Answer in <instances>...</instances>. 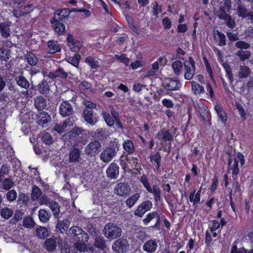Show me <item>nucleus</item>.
Masks as SVG:
<instances>
[{"instance_id": "nucleus-4", "label": "nucleus", "mask_w": 253, "mask_h": 253, "mask_svg": "<svg viewBox=\"0 0 253 253\" xmlns=\"http://www.w3.org/2000/svg\"><path fill=\"white\" fill-rule=\"evenodd\" d=\"M139 180L146 191L149 193L153 194L154 201L156 202H161L163 200L161 189L157 184L154 185L152 187L146 174H143L140 177Z\"/></svg>"}, {"instance_id": "nucleus-52", "label": "nucleus", "mask_w": 253, "mask_h": 253, "mask_svg": "<svg viewBox=\"0 0 253 253\" xmlns=\"http://www.w3.org/2000/svg\"><path fill=\"white\" fill-rule=\"evenodd\" d=\"M216 35L218 37V45L220 46H223L226 45V37L224 34L218 30L216 31Z\"/></svg>"}, {"instance_id": "nucleus-48", "label": "nucleus", "mask_w": 253, "mask_h": 253, "mask_svg": "<svg viewBox=\"0 0 253 253\" xmlns=\"http://www.w3.org/2000/svg\"><path fill=\"white\" fill-rule=\"evenodd\" d=\"M41 189L37 186L34 185L33 187L31 198L33 201H37L42 195Z\"/></svg>"}, {"instance_id": "nucleus-10", "label": "nucleus", "mask_w": 253, "mask_h": 253, "mask_svg": "<svg viewBox=\"0 0 253 253\" xmlns=\"http://www.w3.org/2000/svg\"><path fill=\"white\" fill-rule=\"evenodd\" d=\"M231 0H224L216 11V16L220 20L225 19L229 14L231 10Z\"/></svg>"}, {"instance_id": "nucleus-41", "label": "nucleus", "mask_w": 253, "mask_h": 253, "mask_svg": "<svg viewBox=\"0 0 253 253\" xmlns=\"http://www.w3.org/2000/svg\"><path fill=\"white\" fill-rule=\"evenodd\" d=\"M237 13L240 17L244 18L249 17L250 12H248V10L245 5L239 4L237 6Z\"/></svg>"}, {"instance_id": "nucleus-54", "label": "nucleus", "mask_w": 253, "mask_h": 253, "mask_svg": "<svg viewBox=\"0 0 253 253\" xmlns=\"http://www.w3.org/2000/svg\"><path fill=\"white\" fill-rule=\"evenodd\" d=\"M205 243L207 248L211 247L213 244L211 234L207 230L205 232Z\"/></svg>"}, {"instance_id": "nucleus-61", "label": "nucleus", "mask_w": 253, "mask_h": 253, "mask_svg": "<svg viewBox=\"0 0 253 253\" xmlns=\"http://www.w3.org/2000/svg\"><path fill=\"white\" fill-rule=\"evenodd\" d=\"M23 226L26 228H33L35 225V222L31 217H26L23 220Z\"/></svg>"}, {"instance_id": "nucleus-8", "label": "nucleus", "mask_w": 253, "mask_h": 253, "mask_svg": "<svg viewBox=\"0 0 253 253\" xmlns=\"http://www.w3.org/2000/svg\"><path fill=\"white\" fill-rule=\"evenodd\" d=\"M70 231L75 243L86 242L88 241V235L81 228L77 226H73Z\"/></svg>"}, {"instance_id": "nucleus-50", "label": "nucleus", "mask_w": 253, "mask_h": 253, "mask_svg": "<svg viewBox=\"0 0 253 253\" xmlns=\"http://www.w3.org/2000/svg\"><path fill=\"white\" fill-rule=\"evenodd\" d=\"M1 183L3 189L5 190H10L14 185V182L9 178H4Z\"/></svg>"}, {"instance_id": "nucleus-25", "label": "nucleus", "mask_w": 253, "mask_h": 253, "mask_svg": "<svg viewBox=\"0 0 253 253\" xmlns=\"http://www.w3.org/2000/svg\"><path fill=\"white\" fill-rule=\"evenodd\" d=\"M157 136L159 139H162L165 142H171L173 137L169 130L161 129L158 133Z\"/></svg>"}, {"instance_id": "nucleus-17", "label": "nucleus", "mask_w": 253, "mask_h": 253, "mask_svg": "<svg viewBox=\"0 0 253 253\" xmlns=\"http://www.w3.org/2000/svg\"><path fill=\"white\" fill-rule=\"evenodd\" d=\"M47 77L52 80H55L57 78L65 79L68 77V73L64 71L63 68L59 66L54 71L49 72Z\"/></svg>"}, {"instance_id": "nucleus-34", "label": "nucleus", "mask_w": 253, "mask_h": 253, "mask_svg": "<svg viewBox=\"0 0 253 253\" xmlns=\"http://www.w3.org/2000/svg\"><path fill=\"white\" fill-rule=\"evenodd\" d=\"M172 68L174 74L179 76L182 73V69L184 68V62H182L180 60H176L172 64Z\"/></svg>"}, {"instance_id": "nucleus-14", "label": "nucleus", "mask_w": 253, "mask_h": 253, "mask_svg": "<svg viewBox=\"0 0 253 253\" xmlns=\"http://www.w3.org/2000/svg\"><path fill=\"white\" fill-rule=\"evenodd\" d=\"M83 115L84 121L90 125L93 126L98 121V116L96 113H94L93 110L84 109Z\"/></svg>"}, {"instance_id": "nucleus-33", "label": "nucleus", "mask_w": 253, "mask_h": 253, "mask_svg": "<svg viewBox=\"0 0 253 253\" xmlns=\"http://www.w3.org/2000/svg\"><path fill=\"white\" fill-rule=\"evenodd\" d=\"M157 246V244L155 241L150 240L144 244L143 248L147 253H153L156 251Z\"/></svg>"}, {"instance_id": "nucleus-19", "label": "nucleus", "mask_w": 253, "mask_h": 253, "mask_svg": "<svg viewBox=\"0 0 253 253\" xmlns=\"http://www.w3.org/2000/svg\"><path fill=\"white\" fill-rule=\"evenodd\" d=\"M107 176L110 179H116L119 174V167L114 162L112 163L106 170Z\"/></svg>"}, {"instance_id": "nucleus-37", "label": "nucleus", "mask_w": 253, "mask_h": 253, "mask_svg": "<svg viewBox=\"0 0 253 253\" xmlns=\"http://www.w3.org/2000/svg\"><path fill=\"white\" fill-rule=\"evenodd\" d=\"M35 106L39 111H42L46 106L45 99L42 96H38L35 99Z\"/></svg>"}, {"instance_id": "nucleus-7", "label": "nucleus", "mask_w": 253, "mask_h": 253, "mask_svg": "<svg viewBox=\"0 0 253 253\" xmlns=\"http://www.w3.org/2000/svg\"><path fill=\"white\" fill-rule=\"evenodd\" d=\"M181 84L176 78H166L162 83V86L167 91V94H169V91L178 90L181 87Z\"/></svg>"}, {"instance_id": "nucleus-5", "label": "nucleus", "mask_w": 253, "mask_h": 253, "mask_svg": "<svg viewBox=\"0 0 253 253\" xmlns=\"http://www.w3.org/2000/svg\"><path fill=\"white\" fill-rule=\"evenodd\" d=\"M104 235L109 239H115L121 236L122 229L113 223L106 224L103 230Z\"/></svg>"}, {"instance_id": "nucleus-42", "label": "nucleus", "mask_w": 253, "mask_h": 253, "mask_svg": "<svg viewBox=\"0 0 253 253\" xmlns=\"http://www.w3.org/2000/svg\"><path fill=\"white\" fill-rule=\"evenodd\" d=\"M49 206L52 211L53 215L57 217L60 213V206L58 202L51 201L49 204Z\"/></svg>"}, {"instance_id": "nucleus-36", "label": "nucleus", "mask_w": 253, "mask_h": 253, "mask_svg": "<svg viewBox=\"0 0 253 253\" xmlns=\"http://www.w3.org/2000/svg\"><path fill=\"white\" fill-rule=\"evenodd\" d=\"M81 59V55L78 53H75L73 56L68 57L66 58V61L73 66L78 68Z\"/></svg>"}, {"instance_id": "nucleus-38", "label": "nucleus", "mask_w": 253, "mask_h": 253, "mask_svg": "<svg viewBox=\"0 0 253 253\" xmlns=\"http://www.w3.org/2000/svg\"><path fill=\"white\" fill-rule=\"evenodd\" d=\"M56 242L52 238L46 239L44 242V248L48 251H53L56 249Z\"/></svg>"}, {"instance_id": "nucleus-49", "label": "nucleus", "mask_w": 253, "mask_h": 253, "mask_svg": "<svg viewBox=\"0 0 253 253\" xmlns=\"http://www.w3.org/2000/svg\"><path fill=\"white\" fill-rule=\"evenodd\" d=\"M94 246L100 249H104L106 248V245L104 238L100 236H97L95 239Z\"/></svg>"}, {"instance_id": "nucleus-2", "label": "nucleus", "mask_w": 253, "mask_h": 253, "mask_svg": "<svg viewBox=\"0 0 253 253\" xmlns=\"http://www.w3.org/2000/svg\"><path fill=\"white\" fill-rule=\"evenodd\" d=\"M120 147V144L116 139L110 140L101 153L100 160L105 163L110 162L116 156Z\"/></svg>"}, {"instance_id": "nucleus-44", "label": "nucleus", "mask_w": 253, "mask_h": 253, "mask_svg": "<svg viewBox=\"0 0 253 253\" xmlns=\"http://www.w3.org/2000/svg\"><path fill=\"white\" fill-rule=\"evenodd\" d=\"M236 55L239 57L241 61H245L250 58L251 52L248 50H239L236 53Z\"/></svg>"}, {"instance_id": "nucleus-22", "label": "nucleus", "mask_w": 253, "mask_h": 253, "mask_svg": "<svg viewBox=\"0 0 253 253\" xmlns=\"http://www.w3.org/2000/svg\"><path fill=\"white\" fill-rule=\"evenodd\" d=\"M124 149V154H127L126 157L128 155H132L135 152V148L133 141L130 139H126L123 143Z\"/></svg>"}, {"instance_id": "nucleus-11", "label": "nucleus", "mask_w": 253, "mask_h": 253, "mask_svg": "<svg viewBox=\"0 0 253 253\" xmlns=\"http://www.w3.org/2000/svg\"><path fill=\"white\" fill-rule=\"evenodd\" d=\"M101 144L98 140H93L90 142L85 147V154L91 157L95 156L99 154L101 150Z\"/></svg>"}, {"instance_id": "nucleus-29", "label": "nucleus", "mask_w": 253, "mask_h": 253, "mask_svg": "<svg viewBox=\"0 0 253 253\" xmlns=\"http://www.w3.org/2000/svg\"><path fill=\"white\" fill-rule=\"evenodd\" d=\"M214 108L220 121L223 124H226L227 121V116L226 112L221 107L217 105H215Z\"/></svg>"}, {"instance_id": "nucleus-35", "label": "nucleus", "mask_w": 253, "mask_h": 253, "mask_svg": "<svg viewBox=\"0 0 253 253\" xmlns=\"http://www.w3.org/2000/svg\"><path fill=\"white\" fill-rule=\"evenodd\" d=\"M17 84L20 87L28 89L30 87V83L27 79L23 75L18 76L15 78Z\"/></svg>"}, {"instance_id": "nucleus-60", "label": "nucleus", "mask_w": 253, "mask_h": 253, "mask_svg": "<svg viewBox=\"0 0 253 253\" xmlns=\"http://www.w3.org/2000/svg\"><path fill=\"white\" fill-rule=\"evenodd\" d=\"M68 46L70 47V49L72 51L77 53L80 50L82 44L81 42L79 41H76L73 43L71 44Z\"/></svg>"}, {"instance_id": "nucleus-31", "label": "nucleus", "mask_w": 253, "mask_h": 253, "mask_svg": "<svg viewBox=\"0 0 253 253\" xmlns=\"http://www.w3.org/2000/svg\"><path fill=\"white\" fill-rule=\"evenodd\" d=\"M81 152L79 149L74 147L69 153V160L72 163L80 161Z\"/></svg>"}, {"instance_id": "nucleus-15", "label": "nucleus", "mask_w": 253, "mask_h": 253, "mask_svg": "<svg viewBox=\"0 0 253 253\" xmlns=\"http://www.w3.org/2000/svg\"><path fill=\"white\" fill-rule=\"evenodd\" d=\"M59 112L63 117H70L74 114V110L71 104L67 101L61 103Z\"/></svg>"}, {"instance_id": "nucleus-55", "label": "nucleus", "mask_w": 253, "mask_h": 253, "mask_svg": "<svg viewBox=\"0 0 253 253\" xmlns=\"http://www.w3.org/2000/svg\"><path fill=\"white\" fill-rule=\"evenodd\" d=\"M13 214V211L9 208H5L2 209L0 215L5 219H9Z\"/></svg>"}, {"instance_id": "nucleus-40", "label": "nucleus", "mask_w": 253, "mask_h": 253, "mask_svg": "<svg viewBox=\"0 0 253 253\" xmlns=\"http://www.w3.org/2000/svg\"><path fill=\"white\" fill-rule=\"evenodd\" d=\"M140 195L139 193H135L130 197H128L125 201L126 207L131 208L136 203Z\"/></svg>"}, {"instance_id": "nucleus-57", "label": "nucleus", "mask_w": 253, "mask_h": 253, "mask_svg": "<svg viewBox=\"0 0 253 253\" xmlns=\"http://www.w3.org/2000/svg\"><path fill=\"white\" fill-rule=\"evenodd\" d=\"M153 7H152V13L153 14L156 16L158 17V15L159 13H161L162 11V6L159 5L158 2L157 1H154V2L152 3Z\"/></svg>"}, {"instance_id": "nucleus-21", "label": "nucleus", "mask_w": 253, "mask_h": 253, "mask_svg": "<svg viewBox=\"0 0 253 253\" xmlns=\"http://www.w3.org/2000/svg\"><path fill=\"white\" fill-rule=\"evenodd\" d=\"M200 114L203 122L209 126H211V116L210 111L207 108L203 107L201 109Z\"/></svg>"}, {"instance_id": "nucleus-62", "label": "nucleus", "mask_w": 253, "mask_h": 253, "mask_svg": "<svg viewBox=\"0 0 253 253\" xmlns=\"http://www.w3.org/2000/svg\"><path fill=\"white\" fill-rule=\"evenodd\" d=\"M9 173V169L7 166L2 165L0 169V183L5 178V176Z\"/></svg>"}, {"instance_id": "nucleus-23", "label": "nucleus", "mask_w": 253, "mask_h": 253, "mask_svg": "<svg viewBox=\"0 0 253 253\" xmlns=\"http://www.w3.org/2000/svg\"><path fill=\"white\" fill-rule=\"evenodd\" d=\"M70 14L69 8H63L56 10L54 16L56 17L57 21L62 22L69 17Z\"/></svg>"}, {"instance_id": "nucleus-56", "label": "nucleus", "mask_w": 253, "mask_h": 253, "mask_svg": "<svg viewBox=\"0 0 253 253\" xmlns=\"http://www.w3.org/2000/svg\"><path fill=\"white\" fill-rule=\"evenodd\" d=\"M103 118L105 121L107 125L110 127H112L114 125L115 121L112 119L110 115L107 112H104L102 113Z\"/></svg>"}, {"instance_id": "nucleus-26", "label": "nucleus", "mask_w": 253, "mask_h": 253, "mask_svg": "<svg viewBox=\"0 0 253 253\" xmlns=\"http://www.w3.org/2000/svg\"><path fill=\"white\" fill-rule=\"evenodd\" d=\"M202 187L196 193V190L191 192L189 195V201L193 203V206H196L201 200Z\"/></svg>"}, {"instance_id": "nucleus-51", "label": "nucleus", "mask_w": 253, "mask_h": 253, "mask_svg": "<svg viewBox=\"0 0 253 253\" xmlns=\"http://www.w3.org/2000/svg\"><path fill=\"white\" fill-rule=\"evenodd\" d=\"M157 211H153L147 214L146 217L142 220L143 224L145 225H148L152 220L155 218L157 215Z\"/></svg>"}, {"instance_id": "nucleus-9", "label": "nucleus", "mask_w": 253, "mask_h": 253, "mask_svg": "<svg viewBox=\"0 0 253 253\" xmlns=\"http://www.w3.org/2000/svg\"><path fill=\"white\" fill-rule=\"evenodd\" d=\"M34 9L32 3L26 5H21L15 6L13 10L14 16L16 18H20L22 16L26 17Z\"/></svg>"}, {"instance_id": "nucleus-63", "label": "nucleus", "mask_w": 253, "mask_h": 253, "mask_svg": "<svg viewBox=\"0 0 253 253\" xmlns=\"http://www.w3.org/2000/svg\"><path fill=\"white\" fill-rule=\"evenodd\" d=\"M17 195V192L15 190H10L6 194V199L9 202H13L16 200Z\"/></svg>"}, {"instance_id": "nucleus-27", "label": "nucleus", "mask_w": 253, "mask_h": 253, "mask_svg": "<svg viewBox=\"0 0 253 253\" xmlns=\"http://www.w3.org/2000/svg\"><path fill=\"white\" fill-rule=\"evenodd\" d=\"M151 162L155 166V169L159 171L160 169L161 156L159 152H157L155 154H151L150 156Z\"/></svg>"}, {"instance_id": "nucleus-30", "label": "nucleus", "mask_w": 253, "mask_h": 253, "mask_svg": "<svg viewBox=\"0 0 253 253\" xmlns=\"http://www.w3.org/2000/svg\"><path fill=\"white\" fill-rule=\"evenodd\" d=\"M49 89V85L47 80L43 79L37 86L36 90H38L42 94H47Z\"/></svg>"}, {"instance_id": "nucleus-16", "label": "nucleus", "mask_w": 253, "mask_h": 253, "mask_svg": "<svg viewBox=\"0 0 253 253\" xmlns=\"http://www.w3.org/2000/svg\"><path fill=\"white\" fill-rule=\"evenodd\" d=\"M127 245L128 243L126 240L119 239L113 244L112 249L116 253H125L127 251Z\"/></svg>"}, {"instance_id": "nucleus-46", "label": "nucleus", "mask_w": 253, "mask_h": 253, "mask_svg": "<svg viewBox=\"0 0 253 253\" xmlns=\"http://www.w3.org/2000/svg\"><path fill=\"white\" fill-rule=\"evenodd\" d=\"M251 73V69L247 66H242L240 68L239 72V76L240 78H246Z\"/></svg>"}, {"instance_id": "nucleus-13", "label": "nucleus", "mask_w": 253, "mask_h": 253, "mask_svg": "<svg viewBox=\"0 0 253 253\" xmlns=\"http://www.w3.org/2000/svg\"><path fill=\"white\" fill-rule=\"evenodd\" d=\"M50 23L51 24V27L59 36L64 35L66 31L65 25L62 22L57 21L55 16L52 17L50 19Z\"/></svg>"}, {"instance_id": "nucleus-20", "label": "nucleus", "mask_w": 253, "mask_h": 253, "mask_svg": "<svg viewBox=\"0 0 253 253\" xmlns=\"http://www.w3.org/2000/svg\"><path fill=\"white\" fill-rule=\"evenodd\" d=\"M51 120V117L46 112L42 111L37 115V123L42 127L47 126V123Z\"/></svg>"}, {"instance_id": "nucleus-43", "label": "nucleus", "mask_w": 253, "mask_h": 253, "mask_svg": "<svg viewBox=\"0 0 253 253\" xmlns=\"http://www.w3.org/2000/svg\"><path fill=\"white\" fill-rule=\"evenodd\" d=\"M26 59L28 63L33 66L36 65L38 62V58L35 54L32 52L27 53Z\"/></svg>"}, {"instance_id": "nucleus-18", "label": "nucleus", "mask_w": 253, "mask_h": 253, "mask_svg": "<svg viewBox=\"0 0 253 253\" xmlns=\"http://www.w3.org/2000/svg\"><path fill=\"white\" fill-rule=\"evenodd\" d=\"M115 193L119 196H126L128 195L130 188L127 183H119L115 188Z\"/></svg>"}, {"instance_id": "nucleus-28", "label": "nucleus", "mask_w": 253, "mask_h": 253, "mask_svg": "<svg viewBox=\"0 0 253 253\" xmlns=\"http://www.w3.org/2000/svg\"><path fill=\"white\" fill-rule=\"evenodd\" d=\"M9 27V24L7 22L0 23V33L3 38L7 39L10 36L11 31Z\"/></svg>"}, {"instance_id": "nucleus-58", "label": "nucleus", "mask_w": 253, "mask_h": 253, "mask_svg": "<svg viewBox=\"0 0 253 253\" xmlns=\"http://www.w3.org/2000/svg\"><path fill=\"white\" fill-rule=\"evenodd\" d=\"M235 46L236 48L241 49L240 50H243V49L246 50L249 49L251 45L250 43H247L245 41H239L235 43Z\"/></svg>"}, {"instance_id": "nucleus-59", "label": "nucleus", "mask_w": 253, "mask_h": 253, "mask_svg": "<svg viewBox=\"0 0 253 253\" xmlns=\"http://www.w3.org/2000/svg\"><path fill=\"white\" fill-rule=\"evenodd\" d=\"M223 20L225 21V24L229 28L233 29L235 27V19L230 15L227 16L226 19Z\"/></svg>"}, {"instance_id": "nucleus-24", "label": "nucleus", "mask_w": 253, "mask_h": 253, "mask_svg": "<svg viewBox=\"0 0 253 253\" xmlns=\"http://www.w3.org/2000/svg\"><path fill=\"white\" fill-rule=\"evenodd\" d=\"M48 53L54 54L61 51V47L57 41L50 40L47 42Z\"/></svg>"}, {"instance_id": "nucleus-47", "label": "nucleus", "mask_w": 253, "mask_h": 253, "mask_svg": "<svg viewBox=\"0 0 253 253\" xmlns=\"http://www.w3.org/2000/svg\"><path fill=\"white\" fill-rule=\"evenodd\" d=\"M50 214L47 211L44 210H40L39 211V217L41 221L42 222H46L50 217Z\"/></svg>"}, {"instance_id": "nucleus-64", "label": "nucleus", "mask_w": 253, "mask_h": 253, "mask_svg": "<svg viewBox=\"0 0 253 253\" xmlns=\"http://www.w3.org/2000/svg\"><path fill=\"white\" fill-rule=\"evenodd\" d=\"M236 107L239 113V114L241 116V119L243 121L246 120L247 119L246 114L245 113V110H244L243 106L241 104H240V103H237L236 104Z\"/></svg>"}, {"instance_id": "nucleus-6", "label": "nucleus", "mask_w": 253, "mask_h": 253, "mask_svg": "<svg viewBox=\"0 0 253 253\" xmlns=\"http://www.w3.org/2000/svg\"><path fill=\"white\" fill-rule=\"evenodd\" d=\"M184 77L186 80H191L195 73V61L192 56H189L188 60L184 61Z\"/></svg>"}, {"instance_id": "nucleus-32", "label": "nucleus", "mask_w": 253, "mask_h": 253, "mask_svg": "<svg viewBox=\"0 0 253 253\" xmlns=\"http://www.w3.org/2000/svg\"><path fill=\"white\" fill-rule=\"evenodd\" d=\"M191 90L196 96L199 95L201 93L205 92L204 86L194 81L191 82Z\"/></svg>"}, {"instance_id": "nucleus-39", "label": "nucleus", "mask_w": 253, "mask_h": 253, "mask_svg": "<svg viewBox=\"0 0 253 253\" xmlns=\"http://www.w3.org/2000/svg\"><path fill=\"white\" fill-rule=\"evenodd\" d=\"M84 62L92 69H97L99 67L98 62L95 60V58L92 56H88L85 58Z\"/></svg>"}, {"instance_id": "nucleus-3", "label": "nucleus", "mask_w": 253, "mask_h": 253, "mask_svg": "<svg viewBox=\"0 0 253 253\" xmlns=\"http://www.w3.org/2000/svg\"><path fill=\"white\" fill-rule=\"evenodd\" d=\"M233 160L234 162L232 164V158L231 156L229 157L227 161V171L229 172L230 170H231L232 178L233 180L236 181L238 179L240 172L238 164L240 163L241 167L244 166L245 163V159L244 156L241 152H238Z\"/></svg>"}, {"instance_id": "nucleus-1", "label": "nucleus", "mask_w": 253, "mask_h": 253, "mask_svg": "<svg viewBox=\"0 0 253 253\" xmlns=\"http://www.w3.org/2000/svg\"><path fill=\"white\" fill-rule=\"evenodd\" d=\"M86 130L82 128L75 126L63 136L66 143L71 146H76L80 144H85L87 142Z\"/></svg>"}, {"instance_id": "nucleus-12", "label": "nucleus", "mask_w": 253, "mask_h": 253, "mask_svg": "<svg viewBox=\"0 0 253 253\" xmlns=\"http://www.w3.org/2000/svg\"><path fill=\"white\" fill-rule=\"evenodd\" d=\"M153 207L152 201L147 200L139 204L134 211V214L138 217H142L144 214Z\"/></svg>"}, {"instance_id": "nucleus-45", "label": "nucleus", "mask_w": 253, "mask_h": 253, "mask_svg": "<svg viewBox=\"0 0 253 253\" xmlns=\"http://www.w3.org/2000/svg\"><path fill=\"white\" fill-rule=\"evenodd\" d=\"M0 51L2 55H0V59L7 62L10 58V50L5 47H2L0 48Z\"/></svg>"}, {"instance_id": "nucleus-53", "label": "nucleus", "mask_w": 253, "mask_h": 253, "mask_svg": "<svg viewBox=\"0 0 253 253\" xmlns=\"http://www.w3.org/2000/svg\"><path fill=\"white\" fill-rule=\"evenodd\" d=\"M115 58L120 62L124 64L126 66H127L129 63V59L126 57L125 54H122L120 55L115 54Z\"/></svg>"}]
</instances>
